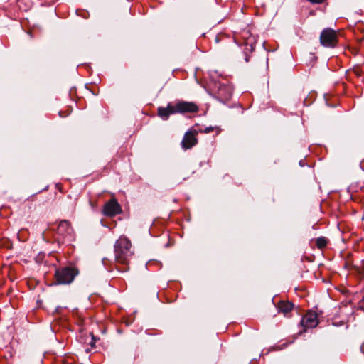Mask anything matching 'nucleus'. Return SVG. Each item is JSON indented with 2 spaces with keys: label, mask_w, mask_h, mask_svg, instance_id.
Wrapping results in <instances>:
<instances>
[{
  "label": "nucleus",
  "mask_w": 364,
  "mask_h": 364,
  "mask_svg": "<svg viewBox=\"0 0 364 364\" xmlns=\"http://www.w3.org/2000/svg\"><path fill=\"white\" fill-rule=\"evenodd\" d=\"M198 109V106L195 102L178 101L175 103L169 102L166 107H159L157 114L162 119L166 120L171 114L196 113Z\"/></svg>",
  "instance_id": "f257e3e1"
},
{
  "label": "nucleus",
  "mask_w": 364,
  "mask_h": 364,
  "mask_svg": "<svg viewBox=\"0 0 364 364\" xmlns=\"http://www.w3.org/2000/svg\"><path fill=\"white\" fill-rule=\"evenodd\" d=\"M131 248L132 243L126 237H120L114 244L116 262L126 266L123 269H120L122 272H125L129 269L127 266L129 264L133 255Z\"/></svg>",
  "instance_id": "f03ea898"
},
{
  "label": "nucleus",
  "mask_w": 364,
  "mask_h": 364,
  "mask_svg": "<svg viewBox=\"0 0 364 364\" xmlns=\"http://www.w3.org/2000/svg\"><path fill=\"white\" fill-rule=\"evenodd\" d=\"M79 271L75 267H65L57 268L54 274L53 284L56 285H66L71 284Z\"/></svg>",
  "instance_id": "7ed1b4c3"
},
{
  "label": "nucleus",
  "mask_w": 364,
  "mask_h": 364,
  "mask_svg": "<svg viewBox=\"0 0 364 364\" xmlns=\"http://www.w3.org/2000/svg\"><path fill=\"white\" fill-rule=\"evenodd\" d=\"M55 240L58 244L71 242L73 239L74 231L68 220H61L55 230Z\"/></svg>",
  "instance_id": "20e7f679"
},
{
  "label": "nucleus",
  "mask_w": 364,
  "mask_h": 364,
  "mask_svg": "<svg viewBox=\"0 0 364 364\" xmlns=\"http://www.w3.org/2000/svg\"><path fill=\"white\" fill-rule=\"evenodd\" d=\"M319 40L322 46L334 48L338 43V36L335 30L326 28L321 31Z\"/></svg>",
  "instance_id": "39448f33"
},
{
  "label": "nucleus",
  "mask_w": 364,
  "mask_h": 364,
  "mask_svg": "<svg viewBox=\"0 0 364 364\" xmlns=\"http://www.w3.org/2000/svg\"><path fill=\"white\" fill-rule=\"evenodd\" d=\"M196 127H198V124H196L194 127H191L184 134L181 143V147L183 149L187 150L191 149L197 144V135L198 134L199 131L196 129Z\"/></svg>",
  "instance_id": "423d86ee"
},
{
  "label": "nucleus",
  "mask_w": 364,
  "mask_h": 364,
  "mask_svg": "<svg viewBox=\"0 0 364 364\" xmlns=\"http://www.w3.org/2000/svg\"><path fill=\"white\" fill-rule=\"evenodd\" d=\"M122 212L121 205L114 197L107 201L103 205L102 214L106 217L113 218Z\"/></svg>",
  "instance_id": "0eeeda50"
},
{
  "label": "nucleus",
  "mask_w": 364,
  "mask_h": 364,
  "mask_svg": "<svg viewBox=\"0 0 364 364\" xmlns=\"http://www.w3.org/2000/svg\"><path fill=\"white\" fill-rule=\"evenodd\" d=\"M216 43L220 45V48L224 50L228 51L237 48L235 38L225 33H218L215 38Z\"/></svg>",
  "instance_id": "6e6552de"
},
{
  "label": "nucleus",
  "mask_w": 364,
  "mask_h": 364,
  "mask_svg": "<svg viewBox=\"0 0 364 364\" xmlns=\"http://www.w3.org/2000/svg\"><path fill=\"white\" fill-rule=\"evenodd\" d=\"M217 90L215 92L216 97L221 102H225L230 100L232 95V87L229 84L215 83Z\"/></svg>",
  "instance_id": "1a4fd4ad"
},
{
  "label": "nucleus",
  "mask_w": 364,
  "mask_h": 364,
  "mask_svg": "<svg viewBox=\"0 0 364 364\" xmlns=\"http://www.w3.org/2000/svg\"><path fill=\"white\" fill-rule=\"evenodd\" d=\"M318 324V319L317 314L312 311H309L306 312L301 321V325L303 326L304 331H306L307 328H315Z\"/></svg>",
  "instance_id": "9d476101"
},
{
  "label": "nucleus",
  "mask_w": 364,
  "mask_h": 364,
  "mask_svg": "<svg viewBox=\"0 0 364 364\" xmlns=\"http://www.w3.org/2000/svg\"><path fill=\"white\" fill-rule=\"evenodd\" d=\"M241 37L243 38V44L245 49L248 52H252L255 50L257 41L255 37L252 36L248 31H243L241 33Z\"/></svg>",
  "instance_id": "9b49d317"
},
{
  "label": "nucleus",
  "mask_w": 364,
  "mask_h": 364,
  "mask_svg": "<svg viewBox=\"0 0 364 364\" xmlns=\"http://www.w3.org/2000/svg\"><path fill=\"white\" fill-rule=\"evenodd\" d=\"M294 304L289 301H280L278 302L277 307L279 311L287 316L294 309Z\"/></svg>",
  "instance_id": "f8f14e48"
},
{
  "label": "nucleus",
  "mask_w": 364,
  "mask_h": 364,
  "mask_svg": "<svg viewBox=\"0 0 364 364\" xmlns=\"http://www.w3.org/2000/svg\"><path fill=\"white\" fill-rule=\"evenodd\" d=\"M311 243L319 250L324 249L329 243V240L326 237H319L311 240Z\"/></svg>",
  "instance_id": "ddd939ff"
},
{
  "label": "nucleus",
  "mask_w": 364,
  "mask_h": 364,
  "mask_svg": "<svg viewBox=\"0 0 364 364\" xmlns=\"http://www.w3.org/2000/svg\"><path fill=\"white\" fill-rule=\"evenodd\" d=\"M197 130L199 131V133H205V134H208L212 132H214L216 135L219 134L221 132V129L217 126H215V127L210 126V127H205V129H198Z\"/></svg>",
  "instance_id": "4468645a"
},
{
  "label": "nucleus",
  "mask_w": 364,
  "mask_h": 364,
  "mask_svg": "<svg viewBox=\"0 0 364 364\" xmlns=\"http://www.w3.org/2000/svg\"><path fill=\"white\" fill-rule=\"evenodd\" d=\"M71 111L68 109L65 111H60L59 112V115L60 117H66L70 114Z\"/></svg>",
  "instance_id": "2eb2a0df"
},
{
  "label": "nucleus",
  "mask_w": 364,
  "mask_h": 364,
  "mask_svg": "<svg viewBox=\"0 0 364 364\" xmlns=\"http://www.w3.org/2000/svg\"><path fill=\"white\" fill-rule=\"evenodd\" d=\"M353 72L355 73L356 76L359 77L362 75L363 70L360 68L356 67L353 68Z\"/></svg>",
  "instance_id": "dca6fc26"
},
{
  "label": "nucleus",
  "mask_w": 364,
  "mask_h": 364,
  "mask_svg": "<svg viewBox=\"0 0 364 364\" xmlns=\"http://www.w3.org/2000/svg\"><path fill=\"white\" fill-rule=\"evenodd\" d=\"M90 345L92 348H93L95 346V340L94 336L92 335V337L90 338Z\"/></svg>",
  "instance_id": "f3484780"
},
{
  "label": "nucleus",
  "mask_w": 364,
  "mask_h": 364,
  "mask_svg": "<svg viewBox=\"0 0 364 364\" xmlns=\"http://www.w3.org/2000/svg\"><path fill=\"white\" fill-rule=\"evenodd\" d=\"M250 55H248L246 52H245V62H249L250 60Z\"/></svg>",
  "instance_id": "a211bd4d"
},
{
  "label": "nucleus",
  "mask_w": 364,
  "mask_h": 364,
  "mask_svg": "<svg viewBox=\"0 0 364 364\" xmlns=\"http://www.w3.org/2000/svg\"><path fill=\"white\" fill-rule=\"evenodd\" d=\"M56 186H57L58 189L60 191H62V190H61L62 186H61L60 184H57V185H56Z\"/></svg>",
  "instance_id": "6ab92c4d"
}]
</instances>
